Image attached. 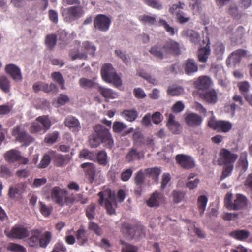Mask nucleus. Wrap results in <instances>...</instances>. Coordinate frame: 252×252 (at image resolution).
<instances>
[{
  "label": "nucleus",
  "mask_w": 252,
  "mask_h": 252,
  "mask_svg": "<svg viewBox=\"0 0 252 252\" xmlns=\"http://www.w3.org/2000/svg\"><path fill=\"white\" fill-rule=\"evenodd\" d=\"M51 126V121L48 116H41L38 117L33 122L30 126L31 133H45Z\"/></svg>",
  "instance_id": "nucleus-6"
},
{
  "label": "nucleus",
  "mask_w": 252,
  "mask_h": 252,
  "mask_svg": "<svg viewBox=\"0 0 252 252\" xmlns=\"http://www.w3.org/2000/svg\"><path fill=\"white\" fill-rule=\"evenodd\" d=\"M233 195L227 193L224 198V204L228 210H239L245 208L247 205L248 200L246 197L241 194H237L235 199L232 201Z\"/></svg>",
  "instance_id": "nucleus-4"
},
{
  "label": "nucleus",
  "mask_w": 252,
  "mask_h": 252,
  "mask_svg": "<svg viewBox=\"0 0 252 252\" xmlns=\"http://www.w3.org/2000/svg\"><path fill=\"white\" fill-rule=\"evenodd\" d=\"M182 34L194 44H197L199 41V35L193 30L190 29L184 30L182 32Z\"/></svg>",
  "instance_id": "nucleus-32"
},
{
  "label": "nucleus",
  "mask_w": 252,
  "mask_h": 252,
  "mask_svg": "<svg viewBox=\"0 0 252 252\" xmlns=\"http://www.w3.org/2000/svg\"><path fill=\"white\" fill-rule=\"evenodd\" d=\"M7 249L11 252H26V249L23 246L11 243L9 244L7 247Z\"/></svg>",
  "instance_id": "nucleus-50"
},
{
  "label": "nucleus",
  "mask_w": 252,
  "mask_h": 252,
  "mask_svg": "<svg viewBox=\"0 0 252 252\" xmlns=\"http://www.w3.org/2000/svg\"><path fill=\"white\" fill-rule=\"evenodd\" d=\"M250 235L249 231L246 229H236L230 232L229 236L237 240L244 241L249 238Z\"/></svg>",
  "instance_id": "nucleus-24"
},
{
  "label": "nucleus",
  "mask_w": 252,
  "mask_h": 252,
  "mask_svg": "<svg viewBox=\"0 0 252 252\" xmlns=\"http://www.w3.org/2000/svg\"><path fill=\"white\" fill-rule=\"evenodd\" d=\"M69 199L70 201H69V205L78 202H80L82 204H85L88 201V198L84 197L83 195L81 193L76 194L75 195L71 194L69 196Z\"/></svg>",
  "instance_id": "nucleus-41"
},
{
  "label": "nucleus",
  "mask_w": 252,
  "mask_h": 252,
  "mask_svg": "<svg viewBox=\"0 0 252 252\" xmlns=\"http://www.w3.org/2000/svg\"><path fill=\"white\" fill-rule=\"evenodd\" d=\"M143 155L141 152H138L137 150L132 148L126 154V159L128 162H131L135 159H140Z\"/></svg>",
  "instance_id": "nucleus-35"
},
{
  "label": "nucleus",
  "mask_w": 252,
  "mask_h": 252,
  "mask_svg": "<svg viewBox=\"0 0 252 252\" xmlns=\"http://www.w3.org/2000/svg\"><path fill=\"white\" fill-rule=\"evenodd\" d=\"M159 24L164 27L166 31L168 32L170 35L172 36L174 35V29L173 27H170L165 20L160 19Z\"/></svg>",
  "instance_id": "nucleus-61"
},
{
  "label": "nucleus",
  "mask_w": 252,
  "mask_h": 252,
  "mask_svg": "<svg viewBox=\"0 0 252 252\" xmlns=\"http://www.w3.org/2000/svg\"><path fill=\"white\" fill-rule=\"evenodd\" d=\"M120 243L123 245L121 252H137L138 248L137 247L128 243L124 242L122 240H120Z\"/></svg>",
  "instance_id": "nucleus-46"
},
{
  "label": "nucleus",
  "mask_w": 252,
  "mask_h": 252,
  "mask_svg": "<svg viewBox=\"0 0 252 252\" xmlns=\"http://www.w3.org/2000/svg\"><path fill=\"white\" fill-rule=\"evenodd\" d=\"M161 172V168L158 167L148 168L145 170V173L148 175L149 178H151L156 182H158V177Z\"/></svg>",
  "instance_id": "nucleus-31"
},
{
  "label": "nucleus",
  "mask_w": 252,
  "mask_h": 252,
  "mask_svg": "<svg viewBox=\"0 0 252 252\" xmlns=\"http://www.w3.org/2000/svg\"><path fill=\"white\" fill-rule=\"evenodd\" d=\"M124 232L126 233L130 237H133L135 234V227L128 223H124L122 227Z\"/></svg>",
  "instance_id": "nucleus-47"
},
{
  "label": "nucleus",
  "mask_w": 252,
  "mask_h": 252,
  "mask_svg": "<svg viewBox=\"0 0 252 252\" xmlns=\"http://www.w3.org/2000/svg\"><path fill=\"white\" fill-rule=\"evenodd\" d=\"M79 158L93 160L95 156L93 152H90L87 149H83L80 152Z\"/></svg>",
  "instance_id": "nucleus-53"
},
{
  "label": "nucleus",
  "mask_w": 252,
  "mask_h": 252,
  "mask_svg": "<svg viewBox=\"0 0 252 252\" xmlns=\"http://www.w3.org/2000/svg\"><path fill=\"white\" fill-rule=\"evenodd\" d=\"M208 126L218 132H227L232 127V124L225 121L211 120L208 121Z\"/></svg>",
  "instance_id": "nucleus-12"
},
{
  "label": "nucleus",
  "mask_w": 252,
  "mask_h": 252,
  "mask_svg": "<svg viewBox=\"0 0 252 252\" xmlns=\"http://www.w3.org/2000/svg\"><path fill=\"white\" fill-rule=\"evenodd\" d=\"M211 53V49L210 43H208L206 45L200 48L198 51V60L203 63H205L207 61L209 56Z\"/></svg>",
  "instance_id": "nucleus-30"
},
{
  "label": "nucleus",
  "mask_w": 252,
  "mask_h": 252,
  "mask_svg": "<svg viewBox=\"0 0 252 252\" xmlns=\"http://www.w3.org/2000/svg\"><path fill=\"white\" fill-rule=\"evenodd\" d=\"M52 236V233L50 231H45L39 237L38 245L41 248H46L50 242Z\"/></svg>",
  "instance_id": "nucleus-34"
},
{
  "label": "nucleus",
  "mask_w": 252,
  "mask_h": 252,
  "mask_svg": "<svg viewBox=\"0 0 252 252\" xmlns=\"http://www.w3.org/2000/svg\"><path fill=\"white\" fill-rule=\"evenodd\" d=\"M30 234L31 236L28 238L27 243L31 247H37L42 231L39 229H33L30 231Z\"/></svg>",
  "instance_id": "nucleus-21"
},
{
  "label": "nucleus",
  "mask_w": 252,
  "mask_h": 252,
  "mask_svg": "<svg viewBox=\"0 0 252 252\" xmlns=\"http://www.w3.org/2000/svg\"><path fill=\"white\" fill-rule=\"evenodd\" d=\"M101 75L103 80L107 83H113L115 86L122 85L121 78L118 75L111 64L105 63L101 69Z\"/></svg>",
  "instance_id": "nucleus-5"
},
{
  "label": "nucleus",
  "mask_w": 252,
  "mask_h": 252,
  "mask_svg": "<svg viewBox=\"0 0 252 252\" xmlns=\"http://www.w3.org/2000/svg\"><path fill=\"white\" fill-rule=\"evenodd\" d=\"M68 192L59 187H54L51 190V196L53 201L60 206L69 205V196Z\"/></svg>",
  "instance_id": "nucleus-8"
},
{
  "label": "nucleus",
  "mask_w": 252,
  "mask_h": 252,
  "mask_svg": "<svg viewBox=\"0 0 252 252\" xmlns=\"http://www.w3.org/2000/svg\"><path fill=\"white\" fill-rule=\"evenodd\" d=\"M183 89L181 87H169L167 94L171 96H177L182 93Z\"/></svg>",
  "instance_id": "nucleus-56"
},
{
  "label": "nucleus",
  "mask_w": 252,
  "mask_h": 252,
  "mask_svg": "<svg viewBox=\"0 0 252 252\" xmlns=\"http://www.w3.org/2000/svg\"><path fill=\"white\" fill-rule=\"evenodd\" d=\"M70 160V157L69 155H63L57 154L54 157L55 165L58 167L65 166Z\"/></svg>",
  "instance_id": "nucleus-29"
},
{
  "label": "nucleus",
  "mask_w": 252,
  "mask_h": 252,
  "mask_svg": "<svg viewBox=\"0 0 252 252\" xmlns=\"http://www.w3.org/2000/svg\"><path fill=\"white\" fill-rule=\"evenodd\" d=\"M12 176V172L6 165L0 166V177L7 178Z\"/></svg>",
  "instance_id": "nucleus-52"
},
{
  "label": "nucleus",
  "mask_w": 252,
  "mask_h": 252,
  "mask_svg": "<svg viewBox=\"0 0 252 252\" xmlns=\"http://www.w3.org/2000/svg\"><path fill=\"white\" fill-rule=\"evenodd\" d=\"M165 202L164 194L158 191L154 192L146 201V204L150 207H158Z\"/></svg>",
  "instance_id": "nucleus-14"
},
{
  "label": "nucleus",
  "mask_w": 252,
  "mask_h": 252,
  "mask_svg": "<svg viewBox=\"0 0 252 252\" xmlns=\"http://www.w3.org/2000/svg\"><path fill=\"white\" fill-rule=\"evenodd\" d=\"M12 135L15 138L16 141L22 143L26 146L30 145L34 140L33 138L29 135L26 130L22 129L19 125L16 126L13 128Z\"/></svg>",
  "instance_id": "nucleus-9"
},
{
  "label": "nucleus",
  "mask_w": 252,
  "mask_h": 252,
  "mask_svg": "<svg viewBox=\"0 0 252 252\" xmlns=\"http://www.w3.org/2000/svg\"><path fill=\"white\" fill-rule=\"evenodd\" d=\"M84 14V11L81 6H72L63 8L62 15L64 20L71 22L80 18Z\"/></svg>",
  "instance_id": "nucleus-7"
},
{
  "label": "nucleus",
  "mask_w": 252,
  "mask_h": 252,
  "mask_svg": "<svg viewBox=\"0 0 252 252\" xmlns=\"http://www.w3.org/2000/svg\"><path fill=\"white\" fill-rule=\"evenodd\" d=\"M121 115L127 121L133 122L138 117V114L136 109H126L123 110Z\"/></svg>",
  "instance_id": "nucleus-33"
},
{
  "label": "nucleus",
  "mask_w": 252,
  "mask_h": 252,
  "mask_svg": "<svg viewBox=\"0 0 252 252\" xmlns=\"http://www.w3.org/2000/svg\"><path fill=\"white\" fill-rule=\"evenodd\" d=\"M93 128L94 132L89 137L91 147L97 148L101 143L107 149H110L114 146V140L109 129L100 124L95 125Z\"/></svg>",
  "instance_id": "nucleus-1"
},
{
  "label": "nucleus",
  "mask_w": 252,
  "mask_h": 252,
  "mask_svg": "<svg viewBox=\"0 0 252 252\" xmlns=\"http://www.w3.org/2000/svg\"><path fill=\"white\" fill-rule=\"evenodd\" d=\"M144 1L145 4L153 8L160 10L162 8L159 0H144Z\"/></svg>",
  "instance_id": "nucleus-58"
},
{
  "label": "nucleus",
  "mask_w": 252,
  "mask_h": 252,
  "mask_svg": "<svg viewBox=\"0 0 252 252\" xmlns=\"http://www.w3.org/2000/svg\"><path fill=\"white\" fill-rule=\"evenodd\" d=\"M11 84L9 79L5 76H0V89L5 93L10 91Z\"/></svg>",
  "instance_id": "nucleus-39"
},
{
  "label": "nucleus",
  "mask_w": 252,
  "mask_h": 252,
  "mask_svg": "<svg viewBox=\"0 0 252 252\" xmlns=\"http://www.w3.org/2000/svg\"><path fill=\"white\" fill-rule=\"evenodd\" d=\"M96 204L94 203H91L88 205L85 211L86 217L90 220H93L95 215Z\"/></svg>",
  "instance_id": "nucleus-44"
},
{
  "label": "nucleus",
  "mask_w": 252,
  "mask_h": 252,
  "mask_svg": "<svg viewBox=\"0 0 252 252\" xmlns=\"http://www.w3.org/2000/svg\"><path fill=\"white\" fill-rule=\"evenodd\" d=\"M97 163L103 166H106L109 162L106 152L104 150L99 151L96 156Z\"/></svg>",
  "instance_id": "nucleus-37"
},
{
  "label": "nucleus",
  "mask_w": 252,
  "mask_h": 252,
  "mask_svg": "<svg viewBox=\"0 0 252 252\" xmlns=\"http://www.w3.org/2000/svg\"><path fill=\"white\" fill-rule=\"evenodd\" d=\"M97 195L99 197L98 202L99 205L105 206L108 214H115V209L113 206H116L115 196L112 193L110 189H107L100 191Z\"/></svg>",
  "instance_id": "nucleus-3"
},
{
  "label": "nucleus",
  "mask_w": 252,
  "mask_h": 252,
  "mask_svg": "<svg viewBox=\"0 0 252 252\" xmlns=\"http://www.w3.org/2000/svg\"><path fill=\"white\" fill-rule=\"evenodd\" d=\"M237 86L242 94H243L244 96L247 94L250 88V85L248 82L243 81L239 82L238 83Z\"/></svg>",
  "instance_id": "nucleus-51"
},
{
  "label": "nucleus",
  "mask_w": 252,
  "mask_h": 252,
  "mask_svg": "<svg viewBox=\"0 0 252 252\" xmlns=\"http://www.w3.org/2000/svg\"><path fill=\"white\" fill-rule=\"evenodd\" d=\"M6 235L9 238L21 240L28 237L30 232L24 225L18 224L14 225Z\"/></svg>",
  "instance_id": "nucleus-11"
},
{
  "label": "nucleus",
  "mask_w": 252,
  "mask_h": 252,
  "mask_svg": "<svg viewBox=\"0 0 252 252\" xmlns=\"http://www.w3.org/2000/svg\"><path fill=\"white\" fill-rule=\"evenodd\" d=\"M212 84L211 79L206 76L199 77L194 83L195 87L198 90H205L209 89Z\"/></svg>",
  "instance_id": "nucleus-22"
},
{
  "label": "nucleus",
  "mask_w": 252,
  "mask_h": 252,
  "mask_svg": "<svg viewBox=\"0 0 252 252\" xmlns=\"http://www.w3.org/2000/svg\"><path fill=\"white\" fill-rule=\"evenodd\" d=\"M200 97L210 104H215L218 101V93L214 89L206 91L199 94Z\"/></svg>",
  "instance_id": "nucleus-20"
},
{
  "label": "nucleus",
  "mask_w": 252,
  "mask_h": 252,
  "mask_svg": "<svg viewBox=\"0 0 252 252\" xmlns=\"http://www.w3.org/2000/svg\"><path fill=\"white\" fill-rule=\"evenodd\" d=\"M132 138L135 143L139 145L145 143L143 135L139 131H135L133 134Z\"/></svg>",
  "instance_id": "nucleus-59"
},
{
  "label": "nucleus",
  "mask_w": 252,
  "mask_h": 252,
  "mask_svg": "<svg viewBox=\"0 0 252 252\" xmlns=\"http://www.w3.org/2000/svg\"><path fill=\"white\" fill-rule=\"evenodd\" d=\"M98 91L102 96L105 98L113 99L117 96V94L109 88L99 86Z\"/></svg>",
  "instance_id": "nucleus-36"
},
{
  "label": "nucleus",
  "mask_w": 252,
  "mask_h": 252,
  "mask_svg": "<svg viewBox=\"0 0 252 252\" xmlns=\"http://www.w3.org/2000/svg\"><path fill=\"white\" fill-rule=\"evenodd\" d=\"M176 16L178 22L181 24L186 23L190 19V17L187 16V14L182 11H181L180 12H178L177 15Z\"/></svg>",
  "instance_id": "nucleus-63"
},
{
  "label": "nucleus",
  "mask_w": 252,
  "mask_h": 252,
  "mask_svg": "<svg viewBox=\"0 0 252 252\" xmlns=\"http://www.w3.org/2000/svg\"><path fill=\"white\" fill-rule=\"evenodd\" d=\"M80 86L83 88L87 89L93 87L94 85V82L91 79L85 78H81L79 80Z\"/></svg>",
  "instance_id": "nucleus-54"
},
{
  "label": "nucleus",
  "mask_w": 252,
  "mask_h": 252,
  "mask_svg": "<svg viewBox=\"0 0 252 252\" xmlns=\"http://www.w3.org/2000/svg\"><path fill=\"white\" fill-rule=\"evenodd\" d=\"M139 20L143 24H148L149 25H153L156 22V19L155 17L151 16L146 14L139 16Z\"/></svg>",
  "instance_id": "nucleus-48"
},
{
  "label": "nucleus",
  "mask_w": 252,
  "mask_h": 252,
  "mask_svg": "<svg viewBox=\"0 0 252 252\" xmlns=\"http://www.w3.org/2000/svg\"><path fill=\"white\" fill-rule=\"evenodd\" d=\"M185 119L187 124L192 127L201 125L203 120L200 116L194 113L188 114L186 116Z\"/></svg>",
  "instance_id": "nucleus-17"
},
{
  "label": "nucleus",
  "mask_w": 252,
  "mask_h": 252,
  "mask_svg": "<svg viewBox=\"0 0 252 252\" xmlns=\"http://www.w3.org/2000/svg\"><path fill=\"white\" fill-rule=\"evenodd\" d=\"M110 18L104 14H98L94 19L93 24L95 30L101 32L107 31L110 26Z\"/></svg>",
  "instance_id": "nucleus-10"
},
{
  "label": "nucleus",
  "mask_w": 252,
  "mask_h": 252,
  "mask_svg": "<svg viewBox=\"0 0 252 252\" xmlns=\"http://www.w3.org/2000/svg\"><path fill=\"white\" fill-rule=\"evenodd\" d=\"M150 53L154 57L160 60L163 58V53L162 50V45L157 44L152 47L150 50Z\"/></svg>",
  "instance_id": "nucleus-40"
},
{
  "label": "nucleus",
  "mask_w": 252,
  "mask_h": 252,
  "mask_svg": "<svg viewBox=\"0 0 252 252\" xmlns=\"http://www.w3.org/2000/svg\"><path fill=\"white\" fill-rule=\"evenodd\" d=\"M40 211L44 217L49 216L52 213L53 208L51 206H47L42 202H40Z\"/></svg>",
  "instance_id": "nucleus-49"
},
{
  "label": "nucleus",
  "mask_w": 252,
  "mask_h": 252,
  "mask_svg": "<svg viewBox=\"0 0 252 252\" xmlns=\"http://www.w3.org/2000/svg\"><path fill=\"white\" fill-rule=\"evenodd\" d=\"M184 3L179 2L178 4H174L169 8V11L171 14L177 15L178 12H180L183 9Z\"/></svg>",
  "instance_id": "nucleus-57"
},
{
  "label": "nucleus",
  "mask_w": 252,
  "mask_h": 252,
  "mask_svg": "<svg viewBox=\"0 0 252 252\" xmlns=\"http://www.w3.org/2000/svg\"><path fill=\"white\" fill-rule=\"evenodd\" d=\"M51 162V158L48 154H45L39 164L38 165V167L40 168H44L48 166Z\"/></svg>",
  "instance_id": "nucleus-60"
},
{
  "label": "nucleus",
  "mask_w": 252,
  "mask_h": 252,
  "mask_svg": "<svg viewBox=\"0 0 252 252\" xmlns=\"http://www.w3.org/2000/svg\"><path fill=\"white\" fill-rule=\"evenodd\" d=\"M126 127V126L124 123L118 121L115 122L113 125V130L116 133L122 132Z\"/></svg>",
  "instance_id": "nucleus-64"
},
{
  "label": "nucleus",
  "mask_w": 252,
  "mask_h": 252,
  "mask_svg": "<svg viewBox=\"0 0 252 252\" xmlns=\"http://www.w3.org/2000/svg\"><path fill=\"white\" fill-rule=\"evenodd\" d=\"M4 158L7 162L13 163L21 160L22 156L18 150L11 149L4 154Z\"/></svg>",
  "instance_id": "nucleus-26"
},
{
  "label": "nucleus",
  "mask_w": 252,
  "mask_h": 252,
  "mask_svg": "<svg viewBox=\"0 0 252 252\" xmlns=\"http://www.w3.org/2000/svg\"><path fill=\"white\" fill-rule=\"evenodd\" d=\"M246 54L247 51L245 50L239 49L233 52L227 60H229L234 64H236L241 62L242 57L245 56Z\"/></svg>",
  "instance_id": "nucleus-28"
},
{
  "label": "nucleus",
  "mask_w": 252,
  "mask_h": 252,
  "mask_svg": "<svg viewBox=\"0 0 252 252\" xmlns=\"http://www.w3.org/2000/svg\"><path fill=\"white\" fill-rule=\"evenodd\" d=\"M144 173L142 170L138 171L136 174L134 178L135 184H143L145 182Z\"/></svg>",
  "instance_id": "nucleus-55"
},
{
  "label": "nucleus",
  "mask_w": 252,
  "mask_h": 252,
  "mask_svg": "<svg viewBox=\"0 0 252 252\" xmlns=\"http://www.w3.org/2000/svg\"><path fill=\"white\" fill-rule=\"evenodd\" d=\"M57 37L56 34H48L45 40V44L47 47L50 49H53L56 45Z\"/></svg>",
  "instance_id": "nucleus-42"
},
{
  "label": "nucleus",
  "mask_w": 252,
  "mask_h": 252,
  "mask_svg": "<svg viewBox=\"0 0 252 252\" xmlns=\"http://www.w3.org/2000/svg\"><path fill=\"white\" fill-rule=\"evenodd\" d=\"M6 72L9 74L15 81H20L22 79V75L19 68L13 64H9L5 67Z\"/></svg>",
  "instance_id": "nucleus-18"
},
{
  "label": "nucleus",
  "mask_w": 252,
  "mask_h": 252,
  "mask_svg": "<svg viewBox=\"0 0 252 252\" xmlns=\"http://www.w3.org/2000/svg\"><path fill=\"white\" fill-rule=\"evenodd\" d=\"M183 68L186 74L188 75H192L198 70L197 64L192 59H189L185 61L183 64Z\"/></svg>",
  "instance_id": "nucleus-23"
},
{
  "label": "nucleus",
  "mask_w": 252,
  "mask_h": 252,
  "mask_svg": "<svg viewBox=\"0 0 252 252\" xmlns=\"http://www.w3.org/2000/svg\"><path fill=\"white\" fill-rule=\"evenodd\" d=\"M58 136L59 133L58 132L48 134L45 137V142L48 144H53L56 141Z\"/></svg>",
  "instance_id": "nucleus-62"
},
{
  "label": "nucleus",
  "mask_w": 252,
  "mask_h": 252,
  "mask_svg": "<svg viewBox=\"0 0 252 252\" xmlns=\"http://www.w3.org/2000/svg\"><path fill=\"white\" fill-rule=\"evenodd\" d=\"M208 202V198L205 195H201L198 197L197 201L198 209L200 215H202L206 209Z\"/></svg>",
  "instance_id": "nucleus-38"
},
{
  "label": "nucleus",
  "mask_w": 252,
  "mask_h": 252,
  "mask_svg": "<svg viewBox=\"0 0 252 252\" xmlns=\"http://www.w3.org/2000/svg\"><path fill=\"white\" fill-rule=\"evenodd\" d=\"M174 119V116L172 114H170L166 126L173 134H178L181 132L182 127L179 123L175 121Z\"/></svg>",
  "instance_id": "nucleus-19"
},
{
  "label": "nucleus",
  "mask_w": 252,
  "mask_h": 252,
  "mask_svg": "<svg viewBox=\"0 0 252 252\" xmlns=\"http://www.w3.org/2000/svg\"><path fill=\"white\" fill-rule=\"evenodd\" d=\"M76 238L78 245L83 246L88 241V234L87 230L81 226L76 232Z\"/></svg>",
  "instance_id": "nucleus-27"
},
{
  "label": "nucleus",
  "mask_w": 252,
  "mask_h": 252,
  "mask_svg": "<svg viewBox=\"0 0 252 252\" xmlns=\"http://www.w3.org/2000/svg\"><path fill=\"white\" fill-rule=\"evenodd\" d=\"M162 50L166 54L178 55L181 53L179 44L172 40L165 41L162 45Z\"/></svg>",
  "instance_id": "nucleus-16"
},
{
  "label": "nucleus",
  "mask_w": 252,
  "mask_h": 252,
  "mask_svg": "<svg viewBox=\"0 0 252 252\" xmlns=\"http://www.w3.org/2000/svg\"><path fill=\"white\" fill-rule=\"evenodd\" d=\"M52 79L60 86L62 90H65V81L60 72H54L51 74Z\"/></svg>",
  "instance_id": "nucleus-43"
},
{
  "label": "nucleus",
  "mask_w": 252,
  "mask_h": 252,
  "mask_svg": "<svg viewBox=\"0 0 252 252\" xmlns=\"http://www.w3.org/2000/svg\"><path fill=\"white\" fill-rule=\"evenodd\" d=\"M238 156L226 148L220 149L219 153V158L213 160V164L223 166L222 172L220 176L221 180L229 176L234 169V164L237 160Z\"/></svg>",
  "instance_id": "nucleus-2"
},
{
  "label": "nucleus",
  "mask_w": 252,
  "mask_h": 252,
  "mask_svg": "<svg viewBox=\"0 0 252 252\" xmlns=\"http://www.w3.org/2000/svg\"><path fill=\"white\" fill-rule=\"evenodd\" d=\"M81 167L83 169L85 175L91 184H92L97 174L99 173L96 170V166L93 163L86 162L81 164Z\"/></svg>",
  "instance_id": "nucleus-13"
},
{
  "label": "nucleus",
  "mask_w": 252,
  "mask_h": 252,
  "mask_svg": "<svg viewBox=\"0 0 252 252\" xmlns=\"http://www.w3.org/2000/svg\"><path fill=\"white\" fill-rule=\"evenodd\" d=\"M176 162L184 169H189L193 168L195 162L193 158L189 156L184 154H178L175 157Z\"/></svg>",
  "instance_id": "nucleus-15"
},
{
  "label": "nucleus",
  "mask_w": 252,
  "mask_h": 252,
  "mask_svg": "<svg viewBox=\"0 0 252 252\" xmlns=\"http://www.w3.org/2000/svg\"><path fill=\"white\" fill-rule=\"evenodd\" d=\"M64 125L69 128L72 129L73 131L77 132L81 128L78 120L72 116H69L65 118Z\"/></svg>",
  "instance_id": "nucleus-25"
},
{
  "label": "nucleus",
  "mask_w": 252,
  "mask_h": 252,
  "mask_svg": "<svg viewBox=\"0 0 252 252\" xmlns=\"http://www.w3.org/2000/svg\"><path fill=\"white\" fill-rule=\"evenodd\" d=\"M185 192L179 190H174L171 196L175 203H179L182 201L185 196Z\"/></svg>",
  "instance_id": "nucleus-45"
}]
</instances>
